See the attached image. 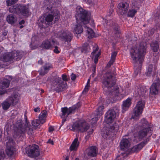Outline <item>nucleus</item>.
Instances as JSON below:
<instances>
[{
	"label": "nucleus",
	"instance_id": "f257e3e1",
	"mask_svg": "<svg viewBox=\"0 0 160 160\" xmlns=\"http://www.w3.org/2000/svg\"><path fill=\"white\" fill-rule=\"evenodd\" d=\"M146 44L142 42L132 46L130 50L131 56L135 63L134 69L140 70L142 69L141 63L143 60L146 51Z\"/></svg>",
	"mask_w": 160,
	"mask_h": 160
},
{
	"label": "nucleus",
	"instance_id": "f03ea898",
	"mask_svg": "<svg viewBox=\"0 0 160 160\" xmlns=\"http://www.w3.org/2000/svg\"><path fill=\"white\" fill-rule=\"evenodd\" d=\"M75 17L77 23L74 28V32L77 34H79L83 31L82 24L85 25L89 23L90 13L84 10L80 6L77 7Z\"/></svg>",
	"mask_w": 160,
	"mask_h": 160
},
{
	"label": "nucleus",
	"instance_id": "7ed1b4c3",
	"mask_svg": "<svg viewBox=\"0 0 160 160\" xmlns=\"http://www.w3.org/2000/svg\"><path fill=\"white\" fill-rule=\"evenodd\" d=\"M119 111L118 108L115 107L112 109L108 111L107 113L105 120L108 124H110L106 132L107 135L110 134H114L119 129L118 125L113 122L114 119L118 116Z\"/></svg>",
	"mask_w": 160,
	"mask_h": 160
},
{
	"label": "nucleus",
	"instance_id": "20e7f679",
	"mask_svg": "<svg viewBox=\"0 0 160 160\" xmlns=\"http://www.w3.org/2000/svg\"><path fill=\"white\" fill-rule=\"evenodd\" d=\"M116 82L114 75L111 73L108 72L104 75V78L102 81V87L104 90L112 92L117 90L118 87L114 86Z\"/></svg>",
	"mask_w": 160,
	"mask_h": 160
},
{
	"label": "nucleus",
	"instance_id": "39448f33",
	"mask_svg": "<svg viewBox=\"0 0 160 160\" xmlns=\"http://www.w3.org/2000/svg\"><path fill=\"white\" fill-rule=\"evenodd\" d=\"M54 17L55 18V21H56L59 18V11L56 9L53 10L51 12V13L49 14L45 18L41 17L39 20V24L43 28L47 27V25H50L52 22Z\"/></svg>",
	"mask_w": 160,
	"mask_h": 160
},
{
	"label": "nucleus",
	"instance_id": "423d86ee",
	"mask_svg": "<svg viewBox=\"0 0 160 160\" xmlns=\"http://www.w3.org/2000/svg\"><path fill=\"white\" fill-rule=\"evenodd\" d=\"M71 129L73 131L76 130L82 132H87L89 134H92L93 131L89 124L85 121L75 122L72 126Z\"/></svg>",
	"mask_w": 160,
	"mask_h": 160
},
{
	"label": "nucleus",
	"instance_id": "0eeeda50",
	"mask_svg": "<svg viewBox=\"0 0 160 160\" xmlns=\"http://www.w3.org/2000/svg\"><path fill=\"white\" fill-rule=\"evenodd\" d=\"M67 86L66 82H63L60 78L57 77L53 79L51 83V88L59 92Z\"/></svg>",
	"mask_w": 160,
	"mask_h": 160
},
{
	"label": "nucleus",
	"instance_id": "6e6552de",
	"mask_svg": "<svg viewBox=\"0 0 160 160\" xmlns=\"http://www.w3.org/2000/svg\"><path fill=\"white\" fill-rule=\"evenodd\" d=\"M141 123L142 125L138 128L140 130L138 133V136L141 139L144 138L148 133H151L150 128L148 126V123L146 120L144 119L142 120Z\"/></svg>",
	"mask_w": 160,
	"mask_h": 160
},
{
	"label": "nucleus",
	"instance_id": "1a4fd4ad",
	"mask_svg": "<svg viewBox=\"0 0 160 160\" xmlns=\"http://www.w3.org/2000/svg\"><path fill=\"white\" fill-rule=\"evenodd\" d=\"M145 103L143 101H139L135 107L132 118L134 119L139 118L141 115L144 107Z\"/></svg>",
	"mask_w": 160,
	"mask_h": 160
},
{
	"label": "nucleus",
	"instance_id": "9d476101",
	"mask_svg": "<svg viewBox=\"0 0 160 160\" xmlns=\"http://www.w3.org/2000/svg\"><path fill=\"white\" fill-rule=\"evenodd\" d=\"M55 36L62 40L67 42H70L72 37L71 32L67 30H62L58 32L55 34Z\"/></svg>",
	"mask_w": 160,
	"mask_h": 160
},
{
	"label": "nucleus",
	"instance_id": "9b49d317",
	"mask_svg": "<svg viewBox=\"0 0 160 160\" xmlns=\"http://www.w3.org/2000/svg\"><path fill=\"white\" fill-rule=\"evenodd\" d=\"M38 148V146L36 145H34L31 147L30 146H28L26 148V152L29 157H37L39 154Z\"/></svg>",
	"mask_w": 160,
	"mask_h": 160
},
{
	"label": "nucleus",
	"instance_id": "f8f14e48",
	"mask_svg": "<svg viewBox=\"0 0 160 160\" xmlns=\"http://www.w3.org/2000/svg\"><path fill=\"white\" fill-rule=\"evenodd\" d=\"M75 109L76 108L74 107H70L69 108L66 107L62 108V113L61 117L63 119L62 121L64 122L68 116L69 114L73 113Z\"/></svg>",
	"mask_w": 160,
	"mask_h": 160
},
{
	"label": "nucleus",
	"instance_id": "ddd939ff",
	"mask_svg": "<svg viewBox=\"0 0 160 160\" xmlns=\"http://www.w3.org/2000/svg\"><path fill=\"white\" fill-rule=\"evenodd\" d=\"M159 87H160V79L157 78L156 80H154L150 88V93L152 95H156L158 94Z\"/></svg>",
	"mask_w": 160,
	"mask_h": 160
},
{
	"label": "nucleus",
	"instance_id": "4468645a",
	"mask_svg": "<svg viewBox=\"0 0 160 160\" xmlns=\"http://www.w3.org/2000/svg\"><path fill=\"white\" fill-rule=\"evenodd\" d=\"M18 14L26 17L29 16L30 13L29 9L28 6L23 5H18Z\"/></svg>",
	"mask_w": 160,
	"mask_h": 160
},
{
	"label": "nucleus",
	"instance_id": "2eb2a0df",
	"mask_svg": "<svg viewBox=\"0 0 160 160\" xmlns=\"http://www.w3.org/2000/svg\"><path fill=\"white\" fill-rule=\"evenodd\" d=\"M100 54L101 52L100 50H99L98 46L94 44L93 51L91 53V56L92 59L94 60L95 63H97L98 57Z\"/></svg>",
	"mask_w": 160,
	"mask_h": 160
},
{
	"label": "nucleus",
	"instance_id": "dca6fc26",
	"mask_svg": "<svg viewBox=\"0 0 160 160\" xmlns=\"http://www.w3.org/2000/svg\"><path fill=\"white\" fill-rule=\"evenodd\" d=\"M55 41L52 39L43 41L42 44L41 48L45 49H50L55 45Z\"/></svg>",
	"mask_w": 160,
	"mask_h": 160
},
{
	"label": "nucleus",
	"instance_id": "f3484780",
	"mask_svg": "<svg viewBox=\"0 0 160 160\" xmlns=\"http://www.w3.org/2000/svg\"><path fill=\"white\" fill-rule=\"evenodd\" d=\"M130 145V141L128 139L123 138L120 143V148L121 149L127 152L130 151V149L129 148Z\"/></svg>",
	"mask_w": 160,
	"mask_h": 160
},
{
	"label": "nucleus",
	"instance_id": "a211bd4d",
	"mask_svg": "<svg viewBox=\"0 0 160 160\" xmlns=\"http://www.w3.org/2000/svg\"><path fill=\"white\" fill-rule=\"evenodd\" d=\"M118 7H120V9L118 10V13L122 15L126 14L129 7V3L126 2H123L119 3Z\"/></svg>",
	"mask_w": 160,
	"mask_h": 160
},
{
	"label": "nucleus",
	"instance_id": "6ab92c4d",
	"mask_svg": "<svg viewBox=\"0 0 160 160\" xmlns=\"http://www.w3.org/2000/svg\"><path fill=\"white\" fill-rule=\"evenodd\" d=\"M9 81L7 79H4L0 84V95H2L7 92L5 88L8 87Z\"/></svg>",
	"mask_w": 160,
	"mask_h": 160
},
{
	"label": "nucleus",
	"instance_id": "aec40b11",
	"mask_svg": "<svg viewBox=\"0 0 160 160\" xmlns=\"http://www.w3.org/2000/svg\"><path fill=\"white\" fill-rule=\"evenodd\" d=\"M20 98V96L19 94L14 93L8 99L12 105H14L19 102Z\"/></svg>",
	"mask_w": 160,
	"mask_h": 160
},
{
	"label": "nucleus",
	"instance_id": "412c9836",
	"mask_svg": "<svg viewBox=\"0 0 160 160\" xmlns=\"http://www.w3.org/2000/svg\"><path fill=\"white\" fill-rule=\"evenodd\" d=\"M104 25L108 28V26H110L114 30L115 34H116L119 33L120 32L119 28L117 24H114L111 21L105 20V23L104 24Z\"/></svg>",
	"mask_w": 160,
	"mask_h": 160
},
{
	"label": "nucleus",
	"instance_id": "4be33fe9",
	"mask_svg": "<svg viewBox=\"0 0 160 160\" xmlns=\"http://www.w3.org/2000/svg\"><path fill=\"white\" fill-rule=\"evenodd\" d=\"M86 152L88 155V158L94 157L97 154V148L94 146L90 147L86 150Z\"/></svg>",
	"mask_w": 160,
	"mask_h": 160
},
{
	"label": "nucleus",
	"instance_id": "5701e85b",
	"mask_svg": "<svg viewBox=\"0 0 160 160\" xmlns=\"http://www.w3.org/2000/svg\"><path fill=\"white\" fill-rule=\"evenodd\" d=\"M131 100L129 98H127L126 100L123 102V104L122 105V112L124 113L127 111L131 104Z\"/></svg>",
	"mask_w": 160,
	"mask_h": 160
},
{
	"label": "nucleus",
	"instance_id": "b1692460",
	"mask_svg": "<svg viewBox=\"0 0 160 160\" xmlns=\"http://www.w3.org/2000/svg\"><path fill=\"white\" fill-rule=\"evenodd\" d=\"M145 143L144 142L141 143L139 144L134 146L131 149H130V151L128 152H138L143 147Z\"/></svg>",
	"mask_w": 160,
	"mask_h": 160
},
{
	"label": "nucleus",
	"instance_id": "393cba45",
	"mask_svg": "<svg viewBox=\"0 0 160 160\" xmlns=\"http://www.w3.org/2000/svg\"><path fill=\"white\" fill-rule=\"evenodd\" d=\"M117 54V52H113L112 53L111 59L106 67V69H109L110 66L115 61Z\"/></svg>",
	"mask_w": 160,
	"mask_h": 160
},
{
	"label": "nucleus",
	"instance_id": "a878e982",
	"mask_svg": "<svg viewBox=\"0 0 160 160\" xmlns=\"http://www.w3.org/2000/svg\"><path fill=\"white\" fill-rule=\"evenodd\" d=\"M79 145V142H78V138H76L72 142L71 145L70 147V151L76 150Z\"/></svg>",
	"mask_w": 160,
	"mask_h": 160
},
{
	"label": "nucleus",
	"instance_id": "bb28decb",
	"mask_svg": "<svg viewBox=\"0 0 160 160\" xmlns=\"http://www.w3.org/2000/svg\"><path fill=\"white\" fill-rule=\"evenodd\" d=\"M84 27L86 31L87 36L88 38H92L94 37L95 33L92 29L86 26H84Z\"/></svg>",
	"mask_w": 160,
	"mask_h": 160
},
{
	"label": "nucleus",
	"instance_id": "cd10ccee",
	"mask_svg": "<svg viewBox=\"0 0 160 160\" xmlns=\"http://www.w3.org/2000/svg\"><path fill=\"white\" fill-rule=\"evenodd\" d=\"M47 112L46 111L43 110L41 112L39 116V119L41 122V124H43L45 122L46 118Z\"/></svg>",
	"mask_w": 160,
	"mask_h": 160
},
{
	"label": "nucleus",
	"instance_id": "c85d7f7f",
	"mask_svg": "<svg viewBox=\"0 0 160 160\" xmlns=\"http://www.w3.org/2000/svg\"><path fill=\"white\" fill-rule=\"evenodd\" d=\"M6 148H14L15 142L11 138H9L5 141Z\"/></svg>",
	"mask_w": 160,
	"mask_h": 160
},
{
	"label": "nucleus",
	"instance_id": "c756f323",
	"mask_svg": "<svg viewBox=\"0 0 160 160\" xmlns=\"http://www.w3.org/2000/svg\"><path fill=\"white\" fill-rule=\"evenodd\" d=\"M104 109L103 106H101L99 107L96 110L97 116H95V118H92V120L98 119V116H100L102 115L103 113V110Z\"/></svg>",
	"mask_w": 160,
	"mask_h": 160
},
{
	"label": "nucleus",
	"instance_id": "7c9ffc66",
	"mask_svg": "<svg viewBox=\"0 0 160 160\" xmlns=\"http://www.w3.org/2000/svg\"><path fill=\"white\" fill-rule=\"evenodd\" d=\"M7 20L9 23L13 24L16 22V18L13 15L10 14L7 16Z\"/></svg>",
	"mask_w": 160,
	"mask_h": 160
},
{
	"label": "nucleus",
	"instance_id": "2f4dec72",
	"mask_svg": "<svg viewBox=\"0 0 160 160\" xmlns=\"http://www.w3.org/2000/svg\"><path fill=\"white\" fill-rule=\"evenodd\" d=\"M151 46L152 49L154 52H157L159 48L158 42L156 41L152 42L151 44Z\"/></svg>",
	"mask_w": 160,
	"mask_h": 160
},
{
	"label": "nucleus",
	"instance_id": "473e14b6",
	"mask_svg": "<svg viewBox=\"0 0 160 160\" xmlns=\"http://www.w3.org/2000/svg\"><path fill=\"white\" fill-rule=\"evenodd\" d=\"M11 105L12 104L10 103L8 98L2 104V108L5 110L8 109Z\"/></svg>",
	"mask_w": 160,
	"mask_h": 160
},
{
	"label": "nucleus",
	"instance_id": "72a5a7b5",
	"mask_svg": "<svg viewBox=\"0 0 160 160\" xmlns=\"http://www.w3.org/2000/svg\"><path fill=\"white\" fill-rule=\"evenodd\" d=\"M18 5H16L11 6L9 8V11L12 13H16L18 14Z\"/></svg>",
	"mask_w": 160,
	"mask_h": 160
},
{
	"label": "nucleus",
	"instance_id": "f704fd0d",
	"mask_svg": "<svg viewBox=\"0 0 160 160\" xmlns=\"http://www.w3.org/2000/svg\"><path fill=\"white\" fill-rule=\"evenodd\" d=\"M140 0H132V7L134 8H138L140 5Z\"/></svg>",
	"mask_w": 160,
	"mask_h": 160
},
{
	"label": "nucleus",
	"instance_id": "c9c22d12",
	"mask_svg": "<svg viewBox=\"0 0 160 160\" xmlns=\"http://www.w3.org/2000/svg\"><path fill=\"white\" fill-rule=\"evenodd\" d=\"M17 52L18 53V55H17V61H18L20 60L23 56L25 55L26 54V52L22 51H17Z\"/></svg>",
	"mask_w": 160,
	"mask_h": 160
},
{
	"label": "nucleus",
	"instance_id": "e433bc0d",
	"mask_svg": "<svg viewBox=\"0 0 160 160\" xmlns=\"http://www.w3.org/2000/svg\"><path fill=\"white\" fill-rule=\"evenodd\" d=\"M22 121L21 120H19L17 122L16 126L18 129H20L22 133H23L25 131V129L24 128H22Z\"/></svg>",
	"mask_w": 160,
	"mask_h": 160
},
{
	"label": "nucleus",
	"instance_id": "4c0bfd02",
	"mask_svg": "<svg viewBox=\"0 0 160 160\" xmlns=\"http://www.w3.org/2000/svg\"><path fill=\"white\" fill-rule=\"evenodd\" d=\"M14 150V148H6V153L8 156H11L13 154Z\"/></svg>",
	"mask_w": 160,
	"mask_h": 160
},
{
	"label": "nucleus",
	"instance_id": "58836bf2",
	"mask_svg": "<svg viewBox=\"0 0 160 160\" xmlns=\"http://www.w3.org/2000/svg\"><path fill=\"white\" fill-rule=\"evenodd\" d=\"M11 52L10 53L8 54H6L3 57V61L4 62H8L11 60H12V56H11Z\"/></svg>",
	"mask_w": 160,
	"mask_h": 160
},
{
	"label": "nucleus",
	"instance_id": "ea45409f",
	"mask_svg": "<svg viewBox=\"0 0 160 160\" xmlns=\"http://www.w3.org/2000/svg\"><path fill=\"white\" fill-rule=\"evenodd\" d=\"M137 11L135 9H130L128 12L127 15L128 17H134Z\"/></svg>",
	"mask_w": 160,
	"mask_h": 160
},
{
	"label": "nucleus",
	"instance_id": "a19ab883",
	"mask_svg": "<svg viewBox=\"0 0 160 160\" xmlns=\"http://www.w3.org/2000/svg\"><path fill=\"white\" fill-rule=\"evenodd\" d=\"M90 79H89L87 81V84L86 85L84 89L83 90V93H85L88 91L90 87Z\"/></svg>",
	"mask_w": 160,
	"mask_h": 160
},
{
	"label": "nucleus",
	"instance_id": "79ce46f5",
	"mask_svg": "<svg viewBox=\"0 0 160 160\" xmlns=\"http://www.w3.org/2000/svg\"><path fill=\"white\" fill-rule=\"evenodd\" d=\"M41 124V122L39 119H36L32 122V125L35 127L38 126Z\"/></svg>",
	"mask_w": 160,
	"mask_h": 160
},
{
	"label": "nucleus",
	"instance_id": "37998d69",
	"mask_svg": "<svg viewBox=\"0 0 160 160\" xmlns=\"http://www.w3.org/2000/svg\"><path fill=\"white\" fill-rule=\"evenodd\" d=\"M18 0H6L7 6H10L14 4Z\"/></svg>",
	"mask_w": 160,
	"mask_h": 160
},
{
	"label": "nucleus",
	"instance_id": "c03bdc74",
	"mask_svg": "<svg viewBox=\"0 0 160 160\" xmlns=\"http://www.w3.org/2000/svg\"><path fill=\"white\" fill-rule=\"evenodd\" d=\"M90 50V48L88 45H87L86 46H84L81 50V52H86Z\"/></svg>",
	"mask_w": 160,
	"mask_h": 160
},
{
	"label": "nucleus",
	"instance_id": "a18cd8bd",
	"mask_svg": "<svg viewBox=\"0 0 160 160\" xmlns=\"http://www.w3.org/2000/svg\"><path fill=\"white\" fill-rule=\"evenodd\" d=\"M11 56H12V60L14 59L16 60L17 55H18V53L17 52V51H14L11 52Z\"/></svg>",
	"mask_w": 160,
	"mask_h": 160
},
{
	"label": "nucleus",
	"instance_id": "49530a36",
	"mask_svg": "<svg viewBox=\"0 0 160 160\" xmlns=\"http://www.w3.org/2000/svg\"><path fill=\"white\" fill-rule=\"evenodd\" d=\"M147 91V89H143V88L142 87L140 89H138V94L140 95H142Z\"/></svg>",
	"mask_w": 160,
	"mask_h": 160
},
{
	"label": "nucleus",
	"instance_id": "de8ad7c7",
	"mask_svg": "<svg viewBox=\"0 0 160 160\" xmlns=\"http://www.w3.org/2000/svg\"><path fill=\"white\" fill-rule=\"evenodd\" d=\"M62 78L63 81L65 82H66V81H68L69 78V76L64 74L62 75Z\"/></svg>",
	"mask_w": 160,
	"mask_h": 160
},
{
	"label": "nucleus",
	"instance_id": "09e8293b",
	"mask_svg": "<svg viewBox=\"0 0 160 160\" xmlns=\"http://www.w3.org/2000/svg\"><path fill=\"white\" fill-rule=\"evenodd\" d=\"M5 157V154L3 150H0V160H2Z\"/></svg>",
	"mask_w": 160,
	"mask_h": 160
},
{
	"label": "nucleus",
	"instance_id": "8fccbe9b",
	"mask_svg": "<svg viewBox=\"0 0 160 160\" xmlns=\"http://www.w3.org/2000/svg\"><path fill=\"white\" fill-rule=\"evenodd\" d=\"M52 68V67L50 64H46L44 66V69L45 70H48L49 69H51Z\"/></svg>",
	"mask_w": 160,
	"mask_h": 160
},
{
	"label": "nucleus",
	"instance_id": "3c124183",
	"mask_svg": "<svg viewBox=\"0 0 160 160\" xmlns=\"http://www.w3.org/2000/svg\"><path fill=\"white\" fill-rule=\"evenodd\" d=\"M157 69L155 65L150 64L148 68V70H155Z\"/></svg>",
	"mask_w": 160,
	"mask_h": 160
},
{
	"label": "nucleus",
	"instance_id": "603ef678",
	"mask_svg": "<svg viewBox=\"0 0 160 160\" xmlns=\"http://www.w3.org/2000/svg\"><path fill=\"white\" fill-rule=\"evenodd\" d=\"M25 130L27 131L29 134H32L33 132V129L30 128L29 127H27Z\"/></svg>",
	"mask_w": 160,
	"mask_h": 160
},
{
	"label": "nucleus",
	"instance_id": "864d4df0",
	"mask_svg": "<svg viewBox=\"0 0 160 160\" xmlns=\"http://www.w3.org/2000/svg\"><path fill=\"white\" fill-rule=\"evenodd\" d=\"M7 34V32H4L0 36V41H1L4 38V37L6 36Z\"/></svg>",
	"mask_w": 160,
	"mask_h": 160
},
{
	"label": "nucleus",
	"instance_id": "5fc2aeb1",
	"mask_svg": "<svg viewBox=\"0 0 160 160\" xmlns=\"http://www.w3.org/2000/svg\"><path fill=\"white\" fill-rule=\"evenodd\" d=\"M53 51L55 53H58L59 52V51L58 50V47L57 46L55 47V49Z\"/></svg>",
	"mask_w": 160,
	"mask_h": 160
},
{
	"label": "nucleus",
	"instance_id": "6e6d98bb",
	"mask_svg": "<svg viewBox=\"0 0 160 160\" xmlns=\"http://www.w3.org/2000/svg\"><path fill=\"white\" fill-rule=\"evenodd\" d=\"M76 78V76L75 74H72L71 75V79L72 80H74Z\"/></svg>",
	"mask_w": 160,
	"mask_h": 160
},
{
	"label": "nucleus",
	"instance_id": "4d7b16f0",
	"mask_svg": "<svg viewBox=\"0 0 160 160\" xmlns=\"http://www.w3.org/2000/svg\"><path fill=\"white\" fill-rule=\"evenodd\" d=\"M40 71L39 73L42 75H43L47 73L46 71Z\"/></svg>",
	"mask_w": 160,
	"mask_h": 160
},
{
	"label": "nucleus",
	"instance_id": "13d9d810",
	"mask_svg": "<svg viewBox=\"0 0 160 160\" xmlns=\"http://www.w3.org/2000/svg\"><path fill=\"white\" fill-rule=\"evenodd\" d=\"M86 3L89 4H91L92 2V0H83Z\"/></svg>",
	"mask_w": 160,
	"mask_h": 160
},
{
	"label": "nucleus",
	"instance_id": "bf43d9fd",
	"mask_svg": "<svg viewBox=\"0 0 160 160\" xmlns=\"http://www.w3.org/2000/svg\"><path fill=\"white\" fill-rule=\"evenodd\" d=\"M34 110L35 112H39L40 111V108L38 107H37L34 108Z\"/></svg>",
	"mask_w": 160,
	"mask_h": 160
},
{
	"label": "nucleus",
	"instance_id": "052dcab7",
	"mask_svg": "<svg viewBox=\"0 0 160 160\" xmlns=\"http://www.w3.org/2000/svg\"><path fill=\"white\" fill-rule=\"evenodd\" d=\"M158 56H156L155 57V58H153V59L154 60V62H157V61H158Z\"/></svg>",
	"mask_w": 160,
	"mask_h": 160
},
{
	"label": "nucleus",
	"instance_id": "680f3d73",
	"mask_svg": "<svg viewBox=\"0 0 160 160\" xmlns=\"http://www.w3.org/2000/svg\"><path fill=\"white\" fill-rule=\"evenodd\" d=\"M54 128L53 127H50L49 128V131L50 132H52L54 130Z\"/></svg>",
	"mask_w": 160,
	"mask_h": 160
},
{
	"label": "nucleus",
	"instance_id": "e2e57ef3",
	"mask_svg": "<svg viewBox=\"0 0 160 160\" xmlns=\"http://www.w3.org/2000/svg\"><path fill=\"white\" fill-rule=\"evenodd\" d=\"M154 30L153 29H152L151 30V31H148V33L149 34L152 35V34H153L154 33Z\"/></svg>",
	"mask_w": 160,
	"mask_h": 160
},
{
	"label": "nucleus",
	"instance_id": "0e129e2a",
	"mask_svg": "<svg viewBox=\"0 0 160 160\" xmlns=\"http://www.w3.org/2000/svg\"><path fill=\"white\" fill-rule=\"evenodd\" d=\"M90 135V134H89L88 133V134L85 137V139L86 140H87L89 139V138L90 137L89 135Z\"/></svg>",
	"mask_w": 160,
	"mask_h": 160
},
{
	"label": "nucleus",
	"instance_id": "69168bd1",
	"mask_svg": "<svg viewBox=\"0 0 160 160\" xmlns=\"http://www.w3.org/2000/svg\"><path fill=\"white\" fill-rule=\"evenodd\" d=\"M48 142L50 144H51L52 145L53 144V141H52V140H51V139H49L48 140Z\"/></svg>",
	"mask_w": 160,
	"mask_h": 160
},
{
	"label": "nucleus",
	"instance_id": "338daca9",
	"mask_svg": "<svg viewBox=\"0 0 160 160\" xmlns=\"http://www.w3.org/2000/svg\"><path fill=\"white\" fill-rule=\"evenodd\" d=\"M38 63L40 64H42L43 63V61L42 59H40L38 61Z\"/></svg>",
	"mask_w": 160,
	"mask_h": 160
},
{
	"label": "nucleus",
	"instance_id": "774afa93",
	"mask_svg": "<svg viewBox=\"0 0 160 160\" xmlns=\"http://www.w3.org/2000/svg\"><path fill=\"white\" fill-rule=\"evenodd\" d=\"M96 69V66L95 65H93L92 66V70H95Z\"/></svg>",
	"mask_w": 160,
	"mask_h": 160
}]
</instances>
